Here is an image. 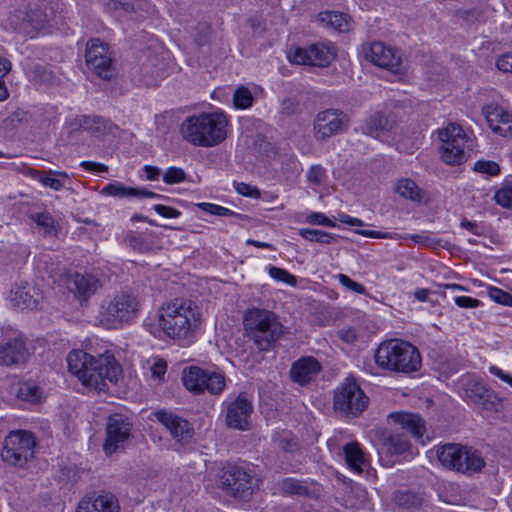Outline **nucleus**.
<instances>
[{
    "instance_id": "obj_60",
    "label": "nucleus",
    "mask_w": 512,
    "mask_h": 512,
    "mask_svg": "<svg viewBox=\"0 0 512 512\" xmlns=\"http://www.w3.org/2000/svg\"><path fill=\"white\" fill-rule=\"evenodd\" d=\"M497 68L505 73H512V52L501 55L496 61Z\"/></svg>"
},
{
    "instance_id": "obj_54",
    "label": "nucleus",
    "mask_w": 512,
    "mask_h": 512,
    "mask_svg": "<svg viewBox=\"0 0 512 512\" xmlns=\"http://www.w3.org/2000/svg\"><path fill=\"white\" fill-rule=\"evenodd\" d=\"M197 34L195 35V42L198 46H203L208 43V38L211 32V27L208 23L202 22L197 25Z\"/></svg>"
},
{
    "instance_id": "obj_42",
    "label": "nucleus",
    "mask_w": 512,
    "mask_h": 512,
    "mask_svg": "<svg viewBox=\"0 0 512 512\" xmlns=\"http://www.w3.org/2000/svg\"><path fill=\"white\" fill-rule=\"evenodd\" d=\"M12 63L4 57H0V102L9 98V90L5 82L6 75L11 71Z\"/></svg>"
},
{
    "instance_id": "obj_64",
    "label": "nucleus",
    "mask_w": 512,
    "mask_h": 512,
    "mask_svg": "<svg viewBox=\"0 0 512 512\" xmlns=\"http://www.w3.org/2000/svg\"><path fill=\"white\" fill-rule=\"evenodd\" d=\"M489 372L495 376H497L499 379L504 381L505 383H508L512 387V375L506 374L503 370L496 366H491L489 368Z\"/></svg>"
},
{
    "instance_id": "obj_41",
    "label": "nucleus",
    "mask_w": 512,
    "mask_h": 512,
    "mask_svg": "<svg viewBox=\"0 0 512 512\" xmlns=\"http://www.w3.org/2000/svg\"><path fill=\"white\" fill-rule=\"evenodd\" d=\"M503 399L499 397L497 394L488 391L482 400L478 401L476 405H478L482 410L488 412H499L502 408Z\"/></svg>"
},
{
    "instance_id": "obj_45",
    "label": "nucleus",
    "mask_w": 512,
    "mask_h": 512,
    "mask_svg": "<svg viewBox=\"0 0 512 512\" xmlns=\"http://www.w3.org/2000/svg\"><path fill=\"white\" fill-rule=\"evenodd\" d=\"M495 200L499 205L503 207H512V182L505 183L495 193Z\"/></svg>"
},
{
    "instance_id": "obj_8",
    "label": "nucleus",
    "mask_w": 512,
    "mask_h": 512,
    "mask_svg": "<svg viewBox=\"0 0 512 512\" xmlns=\"http://www.w3.org/2000/svg\"><path fill=\"white\" fill-rule=\"evenodd\" d=\"M35 446L36 440L31 432L11 431L5 437L1 457L4 462L22 468L33 459Z\"/></svg>"
},
{
    "instance_id": "obj_5",
    "label": "nucleus",
    "mask_w": 512,
    "mask_h": 512,
    "mask_svg": "<svg viewBox=\"0 0 512 512\" xmlns=\"http://www.w3.org/2000/svg\"><path fill=\"white\" fill-rule=\"evenodd\" d=\"M375 362L384 370L409 374L421 368V356L411 343L390 339L382 342L375 351Z\"/></svg>"
},
{
    "instance_id": "obj_62",
    "label": "nucleus",
    "mask_w": 512,
    "mask_h": 512,
    "mask_svg": "<svg viewBox=\"0 0 512 512\" xmlns=\"http://www.w3.org/2000/svg\"><path fill=\"white\" fill-rule=\"evenodd\" d=\"M338 336L339 338L348 343V344H352L356 341L357 339V332L354 328L352 327H349V328H344V329H341L339 332H338Z\"/></svg>"
},
{
    "instance_id": "obj_34",
    "label": "nucleus",
    "mask_w": 512,
    "mask_h": 512,
    "mask_svg": "<svg viewBox=\"0 0 512 512\" xmlns=\"http://www.w3.org/2000/svg\"><path fill=\"white\" fill-rule=\"evenodd\" d=\"M299 235L310 242L331 244L337 241V236L319 229L301 228Z\"/></svg>"
},
{
    "instance_id": "obj_19",
    "label": "nucleus",
    "mask_w": 512,
    "mask_h": 512,
    "mask_svg": "<svg viewBox=\"0 0 512 512\" xmlns=\"http://www.w3.org/2000/svg\"><path fill=\"white\" fill-rule=\"evenodd\" d=\"M103 286L100 278L92 273H73L67 277V287L81 302H87Z\"/></svg>"
},
{
    "instance_id": "obj_63",
    "label": "nucleus",
    "mask_w": 512,
    "mask_h": 512,
    "mask_svg": "<svg viewBox=\"0 0 512 512\" xmlns=\"http://www.w3.org/2000/svg\"><path fill=\"white\" fill-rule=\"evenodd\" d=\"M411 239L415 243H418V244H421V245H424L427 247H432L439 243L438 240H435L426 234H415V235L411 236Z\"/></svg>"
},
{
    "instance_id": "obj_57",
    "label": "nucleus",
    "mask_w": 512,
    "mask_h": 512,
    "mask_svg": "<svg viewBox=\"0 0 512 512\" xmlns=\"http://www.w3.org/2000/svg\"><path fill=\"white\" fill-rule=\"evenodd\" d=\"M357 234L368 237V238H377V239H400L401 237L397 233H386L375 230H357Z\"/></svg>"
},
{
    "instance_id": "obj_24",
    "label": "nucleus",
    "mask_w": 512,
    "mask_h": 512,
    "mask_svg": "<svg viewBox=\"0 0 512 512\" xmlns=\"http://www.w3.org/2000/svg\"><path fill=\"white\" fill-rule=\"evenodd\" d=\"M106 6L110 10L123 11L126 15L143 16L154 12V5L148 0H107Z\"/></svg>"
},
{
    "instance_id": "obj_13",
    "label": "nucleus",
    "mask_w": 512,
    "mask_h": 512,
    "mask_svg": "<svg viewBox=\"0 0 512 512\" xmlns=\"http://www.w3.org/2000/svg\"><path fill=\"white\" fill-rule=\"evenodd\" d=\"M85 60L88 68L99 78L110 80L114 74L112 53L107 43L98 38L86 44Z\"/></svg>"
},
{
    "instance_id": "obj_20",
    "label": "nucleus",
    "mask_w": 512,
    "mask_h": 512,
    "mask_svg": "<svg viewBox=\"0 0 512 512\" xmlns=\"http://www.w3.org/2000/svg\"><path fill=\"white\" fill-rule=\"evenodd\" d=\"M154 416L177 442L187 443L192 439L194 429L186 419L166 410L156 411Z\"/></svg>"
},
{
    "instance_id": "obj_31",
    "label": "nucleus",
    "mask_w": 512,
    "mask_h": 512,
    "mask_svg": "<svg viewBox=\"0 0 512 512\" xmlns=\"http://www.w3.org/2000/svg\"><path fill=\"white\" fill-rule=\"evenodd\" d=\"M394 191L402 198L409 199L414 202H421L423 198V190L409 178H402L395 184Z\"/></svg>"
},
{
    "instance_id": "obj_27",
    "label": "nucleus",
    "mask_w": 512,
    "mask_h": 512,
    "mask_svg": "<svg viewBox=\"0 0 512 512\" xmlns=\"http://www.w3.org/2000/svg\"><path fill=\"white\" fill-rule=\"evenodd\" d=\"M343 452L347 465L353 471L361 473L363 471V467L367 465V459L359 444L357 442L347 443L343 447Z\"/></svg>"
},
{
    "instance_id": "obj_11",
    "label": "nucleus",
    "mask_w": 512,
    "mask_h": 512,
    "mask_svg": "<svg viewBox=\"0 0 512 512\" xmlns=\"http://www.w3.org/2000/svg\"><path fill=\"white\" fill-rule=\"evenodd\" d=\"M441 141V159L448 165H459L466 161L469 154L466 151L467 135L462 127L455 123L439 130Z\"/></svg>"
},
{
    "instance_id": "obj_4",
    "label": "nucleus",
    "mask_w": 512,
    "mask_h": 512,
    "mask_svg": "<svg viewBox=\"0 0 512 512\" xmlns=\"http://www.w3.org/2000/svg\"><path fill=\"white\" fill-rule=\"evenodd\" d=\"M243 324L247 336L260 351L271 350L286 333V327L279 317L266 309H248L244 314Z\"/></svg>"
},
{
    "instance_id": "obj_25",
    "label": "nucleus",
    "mask_w": 512,
    "mask_h": 512,
    "mask_svg": "<svg viewBox=\"0 0 512 512\" xmlns=\"http://www.w3.org/2000/svg\"><path fill=\"white\" fill-rule=\"evenodd\" d=\"M389 418L407 430L414 438L423 441L425 423L419 415L408 412H394L389 415Z\"/></svg>"
},
{
    "instance_id": "obj_26",
    "label": "nucleus",
    "mask_w": 512,
    "mask_h": 512,
    "mask_svg": "<svg viewBox=\"0 0 512 512\" xmlns=\"http://www.w3.org/2000/svg\"><path fill=\"white\" fill-rule=\"evenodd\" d=\"M396 126L394 114L375 112L365 120L364 133L371 136H379L383 132L392 131Z\"/></svg>"
},
{
    "instance_id": "obj_10",
    "label": "nucleus",
    "mask_w": 512,
    "mask_h": 512,
    "mask_svg": "<svg viewBox=\"0 0 512 512\" xmlns=\"http://www.w3.org/2000/svg\"><path fill=\"white\" fill-rule=\"evenodd\" d=\"M368 403L369 398L353 378H346L334 392V409L346 416H359Z\"/></svg>"
},
{
    "instance_id": "obj_18",
    "label": "nucleus",
    "mask_w": 512,
    "mask_h": 512,
    "mask_svg": "<svg viewBox=\"0 0 512 512\" xmlns=\"http://www.w3.org/2000/svg\"><path fill=\"white\" fill-rule=\"evenodd\" d=\"M253 405L245 392L239 393L226 409V423L229 428L245 431L250 429Z\"/></svg>"
},
{
    "instance_id": "obj_14",
    "label": "nucleus",
    "mask_w": 512,
    "mask_h": 512,
    "mask_svg": "<svg viewBox=\"0 0 512 512\" xmlns=\"http://www.w3.org/2000/svg\"><path fill=\"white\" fill-rule=\"evenodd\" d=\"M350 118L340 109L329 108L317 113L314 124V136L317 140H325L348 130Z\"/></svg>"
},
{
    "instance_id": "obj_50",
    "label": "nucleus",
    "mask_w": 512,
    "mask_h": 512,
    "mask_svg": "<svg viewBox=\"0 0 512 512\" xmlns=\"http://www.w3.org/2000/svg\"><path fill=\"white\" fill-rule=\"evenodd\" d=\"M186 173L183 169L178 167H169L164 176L163 181L166 184H176L185 180Z\"/></svg>"
},
{
    "instance_id": "obj_3",
    "label": "nucleus",
    "mask_w": 512,
    "mask_h": 512,
    "mask_svg": "<svg viewBox=\"0 0 512 512\" xmlns=\"http://www.w3.org/2000/svg\"><path fill=\"white\" fill-rule=\"evenodd\" d=\"M228 124V117L222 111L202 112L185 118L180 133L188 143L210 148L227 138Z\"/></svg>"
},
{
    "instance_id": "obj_36",
    "label": "nucleus",
    "mask_w": 512,
    "mask_h": 512,
    "mask_svg": "<svg viewBox=\"0 0 512 512\" xmlns=\"http://www.w3.org/2000/svg\"><path fill=\"white\" fill-rule=\"evenodd\" d=\"M393 499L395 504L403 509L417 508L422 503V498L411 491H397Z\"/></svg>"
},
{
    "instance_id": "obj_15",
    "label": "nucleus",
    "mask_w": 512,
    "mask_h": 512,
    "mask_svg": "<svg viewBox=\"0 0 512 512\" xmlns=\"http://www.w3.org/2000/svg\"><path fill=\"white\" fill-rule=\"evenodd\" d=\"M132 424L121 414L110 415L106 423V439L103 450L107 455L124 449L131 435Z\"/></svg>"
},
{
    "instance_id": "obj_61",
    "label": "nucleus",
    "mask_w": 512,
    "mask_h": 512,
    "mask_svg": "<svg viewBox=\"0 0 512 512\" xmlns=\"http://www.w3.org/2000/svg\"><path fill=\"white\" fill-rule=\"evenodd\" d=\"M454 302L461 308H475L479 305V300L468 296H457L454 298Z\"/></svg>"
},
{
    "instance_id": "obj_59",
    "label": "nucleus",
    "mask_w": 512,
    "mask_h": 512,
    "mask_svg": "<svg viewBox=\"0 0 512 512\" xmlns=\"http://www.w3.org/2000/svg\"><path fill=\"white\" fill-rule=\"evenodd\" d=\"M154 210L157 214L165 218H177L181 215V212L173 207L156 204L154 205Z\"/></svg>"
},
{
    "instance_id": "obj_32",
    "label": "nucleus",
    "mask_w": 512,
    "mask_h": 512,
    "mask_svg": "<svg viewBox=\"0 0 512 512\" xmlns=\"http://www.w3.org/2000/svg\"><path fill=\"white\" fill-rule=\"evenodd\" d=\"M350 20L347 14L340 12H324L321 14V21L339 32H345L350 29Z\"/></svg>"
},
{
    "instance_id": "obj_55",
    "label": "nucleus",
    "mask_w": 512,
    "mask_h": 512,
    "mask_svg": "<svg viewBox=\"0 0 512 512\" xmlns=\"http://www.w3.org/2000/svg\"><path fill=\"white\" fill-rule=\"evenodd\" d=\"M325 177V169L321 165H313L307 173L308 181L316 185L321 184Z\"/></svg>"
},
{
    "instance_id": "obj_9",
    "label": "nucleus",
    "mask_w": 512,
    "mask_h": 512,
    "mask_svg": "<svg viewBox=\"0 0 512 512\" xmlns=\"http://www.w3.org/2000/svg\"><path fill=\"white\" fill-rule=\"evenodd\" d=\"M182 382L185 388L194 394L208 392L219 395L226 386L224 374L197 366H191L183 370Z\"/></svg>"
},
{
    "instance_id": "obj_1",
    "label": "nucleus",
    "mask_w": 512,
    "mask_h": 512,
    "mask_svg": "<svg viewBox=\"0 0 512 512\" xmlns=\"http://www.w3.org/2000/svg\"><path fill=\"white\" fill-rule=\"evenodd\" d=\"M200 312L191 300L174 299L159 309L158 326L150 332L158 338L165 336L187 346L196 338Z\"/></svg>"
},
{
    "instance_id": "obj_51",
    "label": "nucleus",
    "mask_w": 512,
    "mask_h": 512,
    "mask_svg": "<svg viewBox=\"0 0 512 512\" xmlns=\"http://www.w3.org/2000/svg\"><path fill=\"white\" fill-rule=\"evenodd\" d=\"M389 442L392 448V452L396 454L404 453L410 448L409 441L398 434L391 435L389 437Z\"/></svg>"
},
{
    "instance_id": "obj_37",
    "label": "nucleus",
    "mask_w": 512,
    "mask_h": 512,
    "mask_svg": "<svg viewBox=\"0 0 512 512\" xmlns=\"http://www.w3.org/2000/svg\"><path fill=\"white\" fill-rule=\"evenodd\" d=\"M489 390L479 381L475 379H468L464 384V392L475 405L478 401L482 400L484 395Z\"/></svg>"
},
{
    "instance_id": "obj_30",
    "label": "nucleus",
    "mask_w": 512,
    "mask_h": 512,
    "mask_svg": "<svg viewBox=\"0 0 512 512\" xmlns=\"http://www.w3.org/2000/svg\"><path fill=\"white\" fill-rule=\"evenodd\" d=\"M30 175L32 178L40 182L43 186L49 187L55 191L61 190L63 187V183L60 179L56 178L55 176L62 177L64 179H68L69 176L65 171H40L32 169L30 172Z\"/></svg>"
},
{
    "instance_id": "obj_44",
    "label": "nucleus",
    "mask_w": 512,
    "mask_h": 512,
    "mask_svg": "<svg viewBox=\"0 0 512 512\" xmlns=\"http://www.w3.org/2000/svg\"><path fill=\"white\" fill-rule=\"evenodd\" d=\"M487 294L491 300L498 304L512 307V295L498 287L489 286Z\"/></svg>"
},
{
    "instance_id": "obj_43",
    "label": "nucleus",
    "mask_w": 512,
    "mask_h": 512,
    "mask_svg": "<svg viewBox=\"0 0 512 512\" xmlns=\"http://www.w3.org/2000/svg\"><path fill=\"white\" fill-rule=\"evenodd\" d=\"M18 396L20 399L28 402H37L41 398V391L37 385L32 382H25L21 385Z\"/></svg>"
},
{
    "instance_id": "obj_17",
    "label": "nucleus",
    "mask_w": 512,
    "mask_h": 512,
    "mask_svg": "<svg viewBox=\"0 0 512 512\" xmlns=\"http://www.w3.org/2000/svg\"><path fill=\"white\" fill-rule=\"evenodd\" d=\"M365 58L374 65L386 69L393 74L404 71V65L399 51L386 46L382 42H373L365 51Z\"/></svg>"
},
{
    "instance_id": "obj_7",
    "label": "nucleus",
    "mask_w": 512,
    "mask_h": 512,
    "mask_svg": "<svg viewBox=\"0 0 512 512\" xmlns=\"http://www.w3.org/2000/svg\"><path fill=\"white\" fill-rule=\"evenodd\" d=\"M436 455L445 468L468 475L481 472L486 464L478 450L456 443L439 446Z\"/></svg>"
},
{
    "instance_id": "obj_6",
    "label": "nucleus",
    "mask_w": 512,
    "mask_h": 512,
    "mask_svg": "<svg viewBox=\"0 0 512 512\" xmlns=\"http://www.w3.org/2000/svg\"><path fill=\"white\" fill-rule=\"evenodd\" d=\"M139 297L131 291H120L102 301L98 320L106 329H120L131 324L140 312Z\"/></svg>"
},
{
    "instance_id": "obj_23",
    "label": "nucleus",
    "mask_w": 512,
    "mask_h": 512,
    "mask_svg": "<svg viewBox=\"0 0 512 512\" xmlns=\"http://www.w3.org/2000/svg\"><path fill=\"white\" fill-rule=\"evenodd\" d=\"M76 512H119L118 501L112 494L83 498Z\"/></svg>"
},
{
    "instance_id": "obj_53",
    "label": "nucleus",
    "mask_w": 512,
    "mask_h": 512,
    "mask_svg": "<svg viewBox=\"0 0 512 512\" xmlns=\"http://www.w3.org/2000/svg\"><path fill=\"white\" fill-rule=\"evenodd\" d=\"M299 112V103L295 98H285L281 103L280 113L283 116H292Z\"/></svg>"
},
{
    "instance_id": "obj_21",
    "label": "nucleus",
    "mask_w": 512,
    "mask_h": 512,
    "mask_svg": "<svg viewBox=\"0 0 512 512\" xmlns=\"http://www.w3.org/2000/svg\"><path fill=\"white\" fill-rule=\"evenodd\" d=\"M322 366L312 356L301 357L295 361L290 369V377L293 382L304 386L309 384L320 373Z\"/></svg>"
},
{
    "instance_id": "obj_22",
    "label": "nucleus",
    "mask_w": 512,
    "mask_h": 512,
    "mask_svg": "<svg viewBox=\"0 0 512 512\" xmlns=\"http://www.w3.org/2000/svg\"><path fill=\"white\" fill-rule=\"evenodd\" d=\"M29 353L21 338L9 339L0 344V366H18L28 359Z\"/></svg>"
},
{
    "instance_id": "obj_52",
    "label": "nucleus",
    "mask_w": 512,
    "mask_h": 512,
    "mask_svg": "<svg viewBox=\"0 0 512 512\" xmlns=\"http://www.w3.org/2000/svg\"><path fill=\"white\" fill-rule=\"evenodd\" d=\"M337 279L341 285H343L344 287H346L347 289H349L355 293H358V294L366 293V288L364 285L353 281L350 277H348L345 274H338Z\"/></svg>"
},
{
    "instance_id": "obj_47",
    "label": "nucleus",
    "mask_w": 512,
    "mask_h": 512,
    "mask_svg": "<svg viewBox=\"0 0 512 512\" xmlns=\"http://www.w3.org/2000/svg\"><path fill=\"white\" fill-rule=\"evenodd\" d=\"M126 242L130 248L139 252H146L151 248V246L144 239L143 235L137 233L128 234L126 236Z\"/></svg>"
},
{
    "instance_id": "obj_28",
    "label": "nucleus",
    "mask_w": 512,
    "mask_h": 512,
    "mask_svg": "<svg viewBox=\"0 0 512 512\" xmlns=\"http://www.w3.org/2000/svg\"><path fill=\"white\" fill-rule=\"evenodd\" d=\"M482 112L493 132H495L497 126L509 124V119L512 114L503 107L493 103L484 106Z\"/></svg>"
},
{
    "instance_id": "obj_40",
    "label": "nucleus",
    "mask_w": 512,
    "mask_h": 512,
    "mask_svg": "<svg viewBox=\"0 0 512 512\" xmlns=\"http://www.w3.org/2000/svg\"><path fill=\"white\" fill-rule=\"evenodd\" d=\"M31 219L43 230L45 235L57 234L55 221L49 213H36L31 215Z\"/></svg>"
},
{
    "instance_id": "obj_12",
    "label": "nucleus",
    "mask_w": 512,
    "mask_h": 512,
    "mask_svg": "<svg viewBox=\"0 0 512 512\" xmlns=\"http://www.w3.org/2000/svg\"><path fill=\"white\" fill-rule=\"evenodd\" d=\"M253 471L243 466L228 465L220 476L221 488L235 499L248 501L253 494Z\"/></svg>"
},
{
    "instance_id": "obj_16",
    "label": "nucleus",
    "mask_w": 512,
    "mask_h": 512,
    "mask_svg": "<svg viewBox=\"0 0 512 512\" xmlns=\"http://www.w3.org/2000/svg\"><path fill=\"white\" fill-rule=\"evenodd\" d=\"M336 57L335 48L315 43L305 48H296L289 56L291 62L300 65L327 67Z\"/></svg>"
},
{
    "instance_id": "obj_33",
    "label": "nucleus",
    "mask_w": 512,
    "mask_h": 512,
    "mask_svg": "<svg viewBox=\"0 0 512 512\" xmlns=\"http://www.w3.org/2000/svg\"><path fill=\"white\" fill-rule=\"evenodd\" d=\"M80 128L92 133H104L108 122L100 116L81 115L76 119Z\"/></svg>"
},
{
    "instance_id": "obj_38",
    "label": "nucleus",
    "mask_w": 512,
    "mask_h": 512,
    "mask_svg": "<svg viewBox=\"0 0 512 512\" xmlns=\"http://www.w3.org/2000/svg\"><path fill=\"white\" fill-rule=\"evenodd\" d=\"M134 192L133 187H126L122 183L118 181H114L109 183L105 187L102 188L101 194L118 197V198H132V194Z\"/></svg>"
},
{
    "instance_id": "obj_48",
    "label": "nucleus",
    "mask_w": 512,
    "mask_h": 512,
    "mask_svg": "<svg viewBox=\"0 0 512 512\" xmlns=\"http://www.w3.org/2000/svg\"><path fill=\"white\" fill-rule=\"evenodd\" d=\"M269 275L271 278H273L277 281L284 282L291 286H295L297 283L296 277L282 268L270 266L269 267Z\"/></svg>"
},
{
    "instance_id": "obj_2",
    "label": "nucleus",
    "mask_w": 512,
    "mask_h": 512,
    "mask_svg": "<svg viewBox=\"0 0 512 512\" xmlns=\"http://www.w3.org/2000/svg\"><path fill=\"white\" fill-rule=\"evenodd\" d=\"M67 364L69 371L83 385L99 391L107 388V382L116 383L122 371L115 357L108 352L95 358L83 350H73L67 356Z\"/></svg>"
},
{
    "instance_id": "obj_46",
    "label": "nucleus",
    "mask_w": 512,
    "mask_h": 512,
    "mask_svg": "<svg viewBox=\"0 0 512 512\" xmlns=\"http://www.w3.org/2000/svg\"><path fill=\"white\" fill-rule=\"evenodd\" d=\"M32 74L33 80L41 84H53L56 79L52 71L41 65H36Z\"/></svg>"
},
{
    "instance_id": "obj_39",
    "label": "nucleus",
    "mask_w": 512,
    "mask_h": 512,
    "mask_svg": "<svg viewBox=\"0 0 512 512\" xmlns=\"http://www.w3.org/2000/svg\"><path fill=\"white\" fill-rule=\"evenodd\" d=\"M254 98L251 91L244 86L238 87L233 93V105L236 109H247L253 105Z\"/></svg>"
},
{
    "instance_id": "obj_29",
    "label": "nucleus",
    "mask_w": 512,
    "mask_h": 512,
    "mask_svg": "<svg viewBox=\"0 0 512 512\" xmlns=\"http://www.w3.org/2000/svg\"><path fill=\"white\" fill-rule=\"evenodd\" d=\"M15 305L20 309H36L39 302V294L34 287L25 286L12 292Z\"/></svg>"
},
{
    "instance_id": "obj_58",
    "label": "nucleus",
    "mask_w": 512,
    "mask_h": 512,
    "mask_svg": "<svg viewBox=\"0 0 512 512\" xmlns=\"http://www.w3.org/2000/svg\"><path fill=\"white\" fill-rule=\"evenodd\" d=\"M236 191L243 196L251 197L254 199L260 198V191L257 187L251 186L247 183H238L236 185Z\"/></svg>"
},
{
    "instance_id": "obj_35",
    "label": "nucleus",
    "mask_w": 512,
    "mask_h": 512,
    "mask_svg": "<svg viewBox=\"0 0 512 512\" xmlns=\"http://www.w3.org/2000/svg\"><path fill=\"white\" fill-rule=\"evenodd\" d=\"M280 491L282 494L290 496H306L309 493V489L303 481L291 477L281 481Z\"/></svg>"
},
{
    "instance_id": "obj_49",
    "label": "nucleus",
    "mask_w": 512,
    "mask_h": 512,
    "mask_svg": "<svg viewBox=\"0 0 512 512\" xmlns=\"http://www.w3.org/2000/svg\"><path fill=\"white\" fill-rule=\"evenodd\" d=\"M474 170L489 176H495L500 173V166L494 161L479 160L475 162Z\"/></svg>"
},
{
    "instance_id": "obj_56",
    "label": "nucleus",
    "mask_w": 512,
    "mask_h": 512,
    "mask_svg": "<svg viewBox=\"0 0 512 512\" xmlns=\"http://www.w3.org/2000/svg\"><path fill=\"white\" fill-rule=\"evenodd\" d=\"M307 222L312 225H322L325 227H334L336 224L323 213L313 212L307 217Z\"/></svg>"
}]
</instances>
